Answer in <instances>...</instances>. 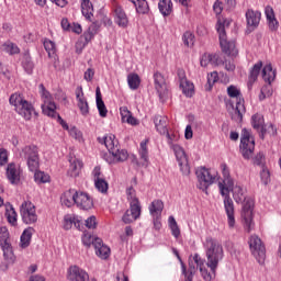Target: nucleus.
<instances>
[{
	"instance_id": "9",
	"label": "nucleus",
	"mask_w": 281,
	"mask_h": 281,
	"mask_svg": "<svg viewBox=\"0 0 281 281\" xmlns=\"http://www.w3.org/2000/svg\"><path fill=\"white\" fill-rule=\"evenodd\" d=\"M249 248L252 256L256 258L257 262L260 265H265V260L267 258V248H265V244H262V239L257 235H251L249 239Z\"/></svg>"
},
{
	"instance_id": "45",
	"label": "nucleus",
	"mask_w": 281,
	"mask_h": 281,
	"mask_svg": "<svg viewBox=\"0 0 281 281\" xmlns=\"http://www.w3.org/2000/svg\"><path fill=\"white\" fill-rule=\"evenodd\" d=\"M169 227L175 238H179V236H181V231L179 229V225H177V220H175L173 216L169 217Z\"/></svg>"
},
{
	"instance_id": "20",
	"label": "nucleus",
	"mask_w": 281,
	"mask_h": 281,
	"mask_svg": "<svg viewBox=\"0 0 281 281\" xmlns=\"http://www.w3.org/2000/svg\"><path fill=\"white\" fill-rule=\"evenodd\" d=\"M223 64V57L220 54H204L200 60L201 67H207L209 65L218 67Z\"/></svg>"
},
{
	"instance_id": "3",
	"label": "nucleus",
	"mask_w": 281,
	"mask_h": 281,
	"mask_svg": "<svg viewBox=\"0 0 281 281\" xmlns=\"http://www.w3.org/2000/svg\"><path fill=\"white\" fill-rule=\"evenodd\" d=\"M19 157L26 161L31 172H35L34 179L36 183H48L49 175L38 171V147L27 145L21 149Z\"/></svg>"
},
{
	"instance_id": "7",
	"label": "nucleus",
	"mask_w": 281,
	"mask_h": 281,
	"mask_svg": "<svg viewBox=\"0 0 281 281\" xmlns=\"http://www.w3.org/2000/svg\"><path fill=\"white\" fill-rule=\"evenodd\" d=\"M217 33L220 36V45L222 47V52L226 54V56H238V49L236 48V41L231 40L227 41V34L225 33V25L217 24Z\"/></svg>"
},
{
	"instance_id": "53",
	"label": "nucleus",
	"mask_w": 281,
	"mask_h": 281,
	"mask_svg": "<svg viewBox=\"0 0 281 281\" xmlns=\"http://www.w3.org/2000/svg\"><path fill=\"white\" fill-rule=\"evenodd\" d=\"M260 177H261V181L265 186H267V183H269L270 180V173H269V169L262 167V170L260 172Z\"/></svg>"
},
{
	"instance_id": "4",
	"label": "nucleus",
	"mask_w": 281,
	"mask_h": 281,
	"mask_svg": "<svg viewBox=\"0 0 281 281\" xmlns=\"http://www.w3.org/2000/svg\"><path fill=\"white\" fill-rule=\"evenodd\" d=\"M206 267H210L213 276H216L218 262L223 260V246L211 237L206 239Z\"/></svg>"
},
{
	"instance_id": "6",
	"label": "nucleus",
	"mask_w": 281,
	"mask_h": 281,
	"mask_svg": "<svg viewBox=\"0 0 281 281\" xmlns=\"http://www.w3.org/2000/svg\"><path fill=\"white\" fill-rule=\"evenodd\" d=\"M103 144L108 148L110 155L114 158V161H126L128 159V151L126 149H120L119 142L115 139V135L110 134L103 138Z\"/></svg>"
},
{
	"instance_id": "49",
	"label": "nucleus",
	"mask_w": 281,
	"mask_h": 281,
	"mask_svg": "<svg viewBox=\"0 0 281 281\" xmlns=\"http://www.w3.org/2000/svg\"><path fill=\"white\" fill-rule=\"evenodd\" d=\"M5 215L10 225H16V211H14V207L10 206V210H7Z\"/></svg>"
},
{
	"instance_id": "30",
	"label": "nucleus",
	"mask_w": 281,
	"mask_h": 281,
	"mask_svg": "<svg viewBox=\"0 0 281 281\" xmlns=\"http://www.w3.org/2000/svg\"><path fill=\"white\" fill-rule=\"evenodd\" d=\"M42 112L44 115H47L48 117H58V113L56 112V103L52 101H45L44 104H42Z\"/></svg>"
},
{
	"instance_id": "36",
	"label": "nucleus",
	"mask_w": 281,
	"mask_h": 281,
	"mask_svg": "<svg viewBox=\"0 0 281 281\" xmlns=\"http://www.w3.org/2000/svg\"><path fill=\"white\" fill-rule=\"evenodd\" d=\"M260 69H262V61H259L254 65V67L250 69V75H249V85H252L258 80V76H260Z\"/></svg>"
},
{
	"instance_id": "47",
	"label": "nucleus",
	"mask_w": 281,
	"mask_h": 281,
	"mask_svg": "<svg viewBox=\"0 0 281 281\" xmlns=\"http://www.w3.org/2000/svg\"><path fill=\"white\" fill-rule=\"evenodd\" d=\"M254 166H260V168H265V153L259 151L254 158H252Z\"/></svg>"
},
{
	"instance_id": "13",
	"label": "nucleus",
	"mask_w": 281,
	"mask_h": 281,
	"mask_svg": "<svg viewBox=\"0 0 281 281\" xmlns=\"http://www.w3.org/2000/svg\"><path fill=\"white\" fill-rule=\"evenodd\" d=\"M139 216H142V204H139V201L134 200V202L130 203V210L124 213L122 221L125 225H131Z\"/></svg>"
},
{
	"instance_id": "51",
	"label": "nucleus",
	"mask_w": 281,
	"mask_h": 281,
	"mask_svg": "<svg viewBox=\"0 0 281 281\" xmlns=\"http://www.w3.org/2000/svg\"><path fill=\"white\" fill-rule=\"evenodd\" d=\"M97 108L99 111V115L101 117H106V114L109 113V110H106V105L104 104L103 100L97 101Z\"/></svg>"
},
{
	"instance_id": "41",
	"label": "nucleus",
	"mask_w": 281,
	"mask_h": 281,
	"mask_svg": "<svg viewBox=\"0 0 281 281\" xmlns=\"http://www.w3.org/2000/svg\"><path fill=\"white\" fill-rule=\"evenodd\" d=\"M94 187L102 194H106V192H109V182H106V180L104 178L97 179L94 181Z\"/></svg>"
},
{
	"instance_id": "34",
	"label": "nucleus",
	"mask_w": 281,
	"mask_h": 281,
	"mask_svg": "<svg viewBox=\"0 0 281 281\" xmlns=\"http://www.w3.org/2000/svg\"><path fill=\"white\" fill-rule=\"evenodd\" d=\"M82 169V161L78 159H74L70 161V168L68 170L69 177H78L80 175V170Z\"/></svg>"
},
{
	"instance_id": "43",
	"label": "nucleus",
	"mask_w": 281,
	"mask_h": 281,
	"mask_svg": "<svg viewBox=\"0 0 281 281\" xmlns=\"http://www.w3.org/2000/svg\"><path fill=\"white\" fill-rule=\"evenodd\" d=\"M136 12L138 14H147L149 8H148V2L146 0H137L136 5Z\"/></svg>"
},
{
	"instance_id": "23",
	"label": "nucleus",
	"mask_w": 281,
	"mask_h": 281,
	"mask_svg": "<svg viewBox=\"0 0 281 281\" xmlns=\"http://www.w3.org/2000/svg\"><path fill=\"white\" fill-rule=\"evenodd\" d=\"M261 16L262 14L259 11H254V9H248L246 12V21H247L248 27H250V30H256V27L260 25Z\"/></svg>"
},
{
	"instance_id": "26",
	"label": "nucleus",
	"mask_w": 281,
	"mask_h": 281,
	"mask_svg": "<svg viewBox=\"0 0 281 281\" xmlns=\"http://www.w3.org/2000/svg\"><path fill=\"white\" fill-rule=\"evenodd\" d=\"M7 178L10 183H19L21 181V172L16 169V165L13 162L9 164L7 167Z\"/></svg>"
},
{
	"instance_id": "19",
	"label": "nucleus",
	"mask_w": 281,
	"mask_h": 281,
	"mask_svg": "<svg viewBox=\"0 0 281 281\" xmlns=\"http://www.w3.org/2000/svg\"><path fill=\"white\" fill-rule=\"evenodd\" d=\"M75 205L80 210H91L93 207V200L86 192H77Z\"/></svg>"
},
{
	"instance_id": "18",
	"label": "nucleus",
	"mask_w": 281,
	"mask_h": 281,
	"mask_svg": "<svg viewBox=\"0 0 281 281\" xmlns=\"http://www.w3.org/2000/svg\"><path fill=\"white\" fill-rule=\"evenodd\" d=\"M92 246L94 247L95 254L101 260H106L109 256H111V248H109L100 237H95L92 241Z\"/></svg>"
},
{
	"instance_id": "50",
	"label": "nucleus",
	"mask_w": 281,
	"mask_h": 281,
	"mask_svg": "<svg viewBox=\"0 0 281 281\" xmlns=\"http://www.w3.org/2000/svg\"><path fill=\"white\" fill-rule=\"evenodd\" d=\"M44 47L48 53V56H52V54H56V44L53 41L50 40L44 41Z\"/></svg>"
},
{
	"instance_id": "40",
	"label": "nucleus",
	"mask_w": 281,
	"mask_h": 281,
	"mask_svg": "<svg viewBox=\"0 0 281 281\" xmlns=\"http://www.w3.org/2000/svg\"><path fill=\"white\" fill-rule=\"evenodd\" d=\"M10 233L8 232V228L1 227L0 228V247H10Z\"/></svg>"
},
{
	"instance_id": "37",
	"label": "nucleus",
	"mask_w": 281,
	"mask_h": 281,
	"mask_svg": "<svg viewBox=\"0 0 281 281\" xmlns=\"http://www.w3.org/2000/svg\"><path fill=\"white\" fill-rule=\"evenodd\" d=\"M22 67L26 71V74H32L34 71V61H32V57L30 53L24 54L22 60Z\"/></svg>"
},
{
	"instance_id": "28",
	"label": "nucleus",
	"mask_w": 281,
	"mask_h": 281,
	"mask_svg": "<svg viewBox=\"0 0 281 281\" xmlns=\"http://www.w3.org/2000/svg\"><path fill=\"white\" fill-rule=\"evenodd\" d=\"M115 13V23L119 24L120 27L128 26V16H126V12L122 7H116L114 10Z\"/></svg>"
},
{
	"instance_id": "11",
	"label": "nucleus",
	"mask_w": 281,
	"mask_h": 281,
	"mask_svg": "<svg viewBox=\"0 0 281 281\" xmlns=\"http://www.w3.org/2000/svg\"><path fill=\"white\" fill-rule=\"evenodd\" d=\"M196 177L199 179V189L202 192H205V194H207V189L210 188V186H212V183H214V180L216 179L214 176H212V173L210 172V170L205 167H201L200 169H198L195 171Z\"/></svg>"
},
{
	"instance_id": "54",
	"label": "nucleus",
	"mask_w": 281,
	"mask_h": 281,
	"mask_svg": "<svg viewBox=\"0 0 281 281\" xmlns=\"http://www.w3.org/2000/svg\"><path fill=\"white\" fill-rule=\"evenodd\" d=\"M86 227H88V229H95L98 227L95 216L92 215L86 220Z\"/></svg>"
},
{
	"instance_id": "58",
	"label": "nucleus",
	"mask_w": 281,
	"mask_h": 281,
	"mask_svg": "<svg viewBox=\"0 0 281 281\" xmlns=\"http://www.w3.org/2000/svg\"><path fill=\"white\" fill-rule=\"evenodd\" d=\"M120 111H121L122 122H126V120H128V117H131L132 115L131 111H128V108L126 106L121 108Z\"/></svg>"
},
{
	"instance_id": "32",
	"label": "nucleus",
	"mask_w": 281,
	"mask_h": 281,
	"mask_svg": "<svg viewBox=\"0 0 281 281\" xmlns=\"http://www.w3.org/2000/svg\"><path fill=\"white\" fill-rule=\"evenodd\" d=\"M158 8L164 16H170L172 14V0H160Z\"/></svg>"
},
{
	"instance_id": "24",
	"label": "nucleus",
	"mask_w": 281,
	"mask_h": 281,
	"mask_svg": "<svg viewBox=\"0 0 281 281\" xmlns=\"http://www.w3.org/2000/svg\"><path fill=\"white\" fill-rule=\"evenodd\" d=\"M78 196V191L75 189H70L65 191L60 196V203L61 205H65V207H72V205H76V198Z\"/></svg>"
},
{
	"instance_id": "62",
	"label": "nucleus",
	"mask_w": 281,
	"mask_h": 281,
	"mask_svg": "<svg viewBox=\"0 0 281 281\" xmlns=\"http://www.w3.org/2000/svg\"><path fill=\"white\" fill-rule=\"evenodd\" d=\"M268 25L272 32H276V30H278V25H279L278 20H276V18L268 20Z\"/></svg>"
},
{
	"instance_id": "29",
	"label": "nucleus",
	"mask_w": 281,
	"mask_h": 281,
	"mask_svg": "<svg viewBox=\"0 0 281 281\" xmlns=\"http://www.w3.org/2000/svg\"><path fill=\"white\" fill-rule=\"evenodd\" d=\"M193 260H194L196 267H199L203 280H205V281H212V278H213V277H212V273H210V272L207 271V269H205V268L203 267V259H201V257L199 256V254H195V255L193 256Z\"/></svg>"
},
{
	"instance_id": "38",
	"label": "nucleus",
	"mask_w": 281,
	"mask_h": 281,
	"mask_svg": "<svg viewBox=\"0 0 281 281\" xmlns=\"http://www.w3.org/2000/svg\"><path fill=\"white\" fill-rule=\"evenodd\" d=\"M2 251L4 260L8 262V265L14 263L16 257L14 256V251L12 250V245L2 247Z\"/></svg>"
},
{
	"instance_id": "52",
	"label": "nucleus",
	"mask_w": 281,
	"mask_h": 281,
	"mask_svg": "<svg viewBox=\"0 0 281 281\" xmlns=\"http://www.w3.org/2000/svg\"><path fill=\"white\" fill-rule=\"evenodd\" d=\"M215 82H218V72L213 71L207 76L209 91L214 87Z\"/></svg>"
},
{
	"instance_id": "22",
	"label": "nucleus",
	"mask_w": 281,
	"mask_h": 281,
	"mask_svg": "<svg viewBox=\"0 0 281 281\" xmlns=\"http://www.w3.org/2000/svg\"><path fill=\"white\" fill-rule=\"evenodd\" d=\"M154 124H155L156 131L160 135H166V137H168V139H170V133H168V117L167 116L156 115L154 117Z\"/></svg>"
},
{
	"instance_id": "17",
	"label": "nucleus",
	"mask_w": 281,
	"mask_h": 281,
	"mask_svg": "<svg viewBox=\"0 0 281 281\" xmlns=\"http://www.w3.org/2000/svg\"><path fill=\"white\" fill-rule=\"evenodd\" d=\"M251 125L255 131L259 132V137L265 139L267 135V125H265V116L260 113H256L251 116Z\"/></svg>"
},
{
	"instance_id": "39",
	"label": "nucleus",
	"mask_w": 281,
	"mask_h": 281,
	"mask_svg": "<svg viewBox=\"0 0 281 281\" xmlns=\"http://www.w3.org/2000/svg\"><path fill=\"white\" fill-rule=\"evenodd\" d=\"M139 156L143 159V166H148V139L140 143Z\"/></svg>"
},
{
	"instance_id": "14",
	"label": "nucleus",
	"mask_w": 281,
	"mask_h": 281,
	"mask_svg": "<svg viewBox=\"0 0 281 281\" xmlns=\"http://www.w3.org/2000/svg\"><path fill=\"white\" fill-rule=\"evenodd\" d=\"M154 87L159 97V100L165 102L168 98V85H166V78L161 72L154 75Z\"/></svg>"
},
{
	"instance_id": "12",
	"label": "nucleus",
	"mask_w": 281,
	"mask_h": 281,
	"mask_svg": "<svg viewBox=\"0 0 281 281\" xmlns=\"http://www.w3.org/2000/svg\"><path fill=\"white\" fill-rule=\"evenodd\" d=\"M172 150L176 155V159L179 164L180 170L184 177L190 175V164L188 162V156L186 155V150L183 147L179 145H172Z\"/></svg>"
},
{
	"instance_id": "60",
	"label": "nucleus",
	"mask_w": 281,
	"mask_h": 281,
	"mask_svg": "<svg viewBox=\"0 0 281 281\" xmlns=\"http://www.w3.org/2000/svg\"><path fill=\"white\" fill-rule=\"evenodd\" d=\"M5 50L11 55L19 54V46H16L15 44H8L5 46Z\"/></svg>"
},
{
	"instance_id": "10",
	"label": "nucleus",
	"mask_w": 281,
	"mask_h": 281,
	"mask_svg": "<svg viewBox=\"0 0 281 281\" xmlns=\"http://www.w3.org/2000/svg\"><path fill=\"white\" fill-rule=\"evenodd\" d=\"M20 214L22 216L23 223L26 225H32L38 221V215H36V207L32 202H23L20 207Z\"/></svg>"
},
{
	"instance_id": "57",
	"label": "nucleus",
	"mask_w": 281,
	"mask_h": 281,
	"mask_svg": "<svg viewBox=\"0 0 281 281\" xmlns=\"http://www.w3.org/2000/svg\"><path fill=\"white\" fill-rule=\"evenodd\" d=\"M8 164V150L0 148V166Z\"/></svg>"
},
{
	"instance_id": "16",
	"label": "nucleus",
	"mask_w": 281,
	"mask_h": 281,
	"mask_svg": "<svg viewBox=\"0 0 281 281\" xmlns=\"http://www.w3.org/2000/svg\"><path fill=\"white\" fill-rule=\"evenodd\" d=\"M67 280L69 281H89V273L78 266H71L68 269Z\"/></svg>"
},
{
	"instance_id": "31",
	"label": "nucleus",
	"mask_w": 281,
	"mask_h": 281,
	"mask_svg": "<svg viewBox=\"0 0 281 281\" xmlns=\"http://www.w3.org/2000/svg\"><path fill=\"white\" fill-rule=\"evenodd\" d=\"M262 79L265 80V82H268V85H271V82L276 80V70H273L271 64H268L263 67Z\"/></svg>"
},
{
	"instance_id": "21",
	"label": "nucleus",
	"mask_w": 281,
	"mask_h": 281,
	"mask_svg": "<svg viewBox=\"0 0 281 281\" xmlns=\"http://www.w3.org/2000/svg\"><path fill=\"white\" fill-rule=\"evenodd\" d=\"M247 110L245 109V100L236 101L235 108L233 106V111L231 112V117L233 122H237V124H240L243 122V116Z\"/></svg>"
},
{
	"instance_id": "35",
	"label": "nucleus",
	"mask_w": 281,
	"mask_h": 281,
	"mask_svg": "<svg viewBox=\"0 0 281 281\" xmlns=\"http://www.w3.org/2000/svg\"><path fill=\"white\" fill-rule=\"evenodd\" d=\"M142 80L139 79V75L137 74H130L127 76V85L132 91H137L139 89Z\"/></svg>"
},
{
	"instance_id": "59",
	"label": "nucleus",
	"mask_w": 281,
	"mask_h": 281,
	"mask_svg": "<svg viewBox=\"0 0 281 281\" xmlns=\"http://www.w3.org/2000/svg\"><path fill=\"white\" fill-rule=\"evenodd\" d=\"M74 223H76V217H65L64 229H71Z\"/></svg>"
},
{
	"instance_id": "61",
	"label": "nucleus",
	"mask_w": 281,
	"mask_h": 281,
	"mask_svg": "<svg viewBox=\"0 0 281 281\" xmlns=\"http://www.w3.org/2000/svg\"><path fill=\"white\" fill-rule=\"evenodd\" d=\"M266 16H267V21H270L271 19H276V13L273 12V8H271L270 5L266 7Z\"/></svg>"
},
{
	"instance_id": "55",
	"label": "nucleus",
	"mask_w": 281,
	"mask_h": 281,
	"mask_svg": "<svg viewBox=\"0 0 281 281\" xmlns=\"http://www.w3.org/2000/svg\"><path fill=\"white\" fill-rule=\"evenodd\" d=\"M126 194H127V201H130V204L135 201H139V199H137V196H135V189H133V187H130L126 190Z\"/></svg>"
},
{
	"instance_id": "63",
	"label": "nucleus",
	"mask_w": 281,
	"mask_h": 281,
	"mask_svg": "<svg viewBox=\"0 0 281 281\" xmlns=\"http://www.w3.org/2000/svg\"><path fill=\"white\" fill-rule=\"evenodd\" d=\"M92 177L94 179V181L97 179H103L102 178V171H101V168L100 167H94L93 171H92Z\"/></svg>"
},
{
	"instance_id": "44",
	"label": "nucleus",
	"mask_w": 281,
	"mask_h": 281,
	"mask_svg": "<svg viewBox=\"0 0 281 281\" xmlns=\"http://www.w3.org/2000/svg\"><path fill=\"white\" fill-rule=\"evenodd\" d=\"M98 30H100V26L95 22H93L89 26L88 33L85 34L87 43H89V41H91V38H93V36H95V34H98Z\"/></svg>"
},
{
	"instance_id": "25",
	"label": "nucleus",
	"mask_w": 281,
	"mask_h": 281,
	"mask_svg": "<svg viewBox=\"0 0 281 281\" xmlns=\"http://www.w3.org/2000/svg\"><path fill=\"white\" fill-rule=\"evenodd\" d=\"M76 98L78 100V108L81 111V114L87 115L89 113V102H87V99L85 98L82 86H79L76 89Z\"/></svg>"
},
{
	"instance_id": "42",
	"label": "nucleus",
	"mask_w": 281,
	"mask_h": 281,
	"mask_svg": "<svg viewBox=\"0 0 281 281\" xmlns=\"http://www.w3.org/2000/svg\"><path fill=\"white\" fill-rule=\"evenodd\" d=\"M180 89H182V93L187 97V98H192V95H194V83L187 81V83L181 85L180 83Z\"/></svg>"
},
{
	"instance_id": "2",
	"label": "nucleus",
	"mask_w": 281,
	"mask_h": 281,
	"mask_svg": "<svg viewBox=\"0 0 281 281\" xmlns=\"http://www.w3.org/2000/svg\"><path fill=\"white\" fill-rule=\"evenodd\" d=\"M224 180L218 182V188L222 196H224V207L228 218V227H234L236 225V217L234 216V201L229 196V188L234 186V180L229 176V169L227 165H221Z\"/></svg>"
},
{
	"instance_id": "5",
	"label": "nucleus",
	"mask_w": 281,
	"mask_h": 281,
	"mask_svg": "<svg viewBox=\"0 0 281 281\" xmlns=\"http://www.w3.org/2000/svg\"><path fill=\"white\" fill-rule=\"evenodd\" d=\"M9 102L14 106L16 113L24 117V120H32V114L36 113L34 111V105L25 100L21 93L11 94Z\"/></svg>"
},
{
	"instance_id": "48",
	"label": "nucleus",
	"mask_w": 281,
	"mask_h": 281,
	"mask_svg": "<svg viewBox=\"0 0 281 281\" xmlns=\"http://www.w3.org/2000/svg\"><path fill=\"white\" fill-rule=\"evenodd\" d=\"M182 41L187 47H192L194 45V34L186 32L182 36Z\"/></svg>"
},
{
	"instance_id": "56",
	"label": "nucleus",
	"mask_w": 281,
	"mask_h": 281,
	"mask_svg": "<svg viewBox=\"0 0 281 281\" xmlns=\"http://www.w3.org/2000/svg\"><path fill=\"white\" fill-rule=\"evenodd\" d=\"M180 85H188V78H186V70L178 69L177 71Z\"/></svg>"
},
{
	"instance_id": "46",
	"label": "nucleus",
	"mask_w": 281,
	"mask_h": 281,
	"mask_svg": "<svg viewBox=\"0 0 281 281\" xmlns=\"http://www.w3.org/2000/svg\"><path fill=\"white\" fill-rule=\"evenodd\" d=\"M227 93L229 98H236L237 102H240L243 99V94H240V90L236 89V86H229L227 88Z\"/></svg>"
},
{
	"instance_id": "64",
	"label": "nucleus",
	"mask_w": 281,
	"mask_h": 281,
	"mask_svg": "<svg viewBox=\"0 0 281 281\" xmlns=\"http://www.w3.org/2000/svg\"><path fill=\"white\" fill-rule=\"evenodd\" d=\"M182 273L186 278V281H192V278H194V274L188 272V270L186 269V265L182 263Z\"/></svg>"
},
{
	"instance_id": "33",
	"label": "nucleus",
	"mask_w": 281,
	"mask_h": 281,
	"mask_svg": "<svg viewBox=\"0 0 281 281\" xmlns=\"http://www.w3.org/2000/svg\"><path fill=\"white\" fill-rule=\"evenodd\" d=\"M81 12L87 21H91V16H93V3L90 0H82Z\"/></svg>"
},
{
	"instance_id": "8",
	"label": "nucleus",
	"mask_w": 281,
	"mask_h": 281,
	"mask_svg": "<svg viewBox=\"0 0 281 281\" xmlns=\"http://www.w3.org/2000/svg\"><path fill=\"white\" fill-rule=\"evenodd\" d=\"M239 148L244 159H251L254 150H256V140L254 139V136H251V133L247 128H244L241 131Z\"/></svg>"
},
{
	"instance_id": "15",
	"label": "nucleus",
	"mask_w": 281,
	"mask_h": 281,
	"mask_svg": "<svg viewBox=\"0 0 281 281\" xmlns=\"http://www.w3.org/2000/svg\"><path fill=\"white\" fill-rule=\"evenodd\" d=\"M149 212L154 216L155 229H161V212H164V202L161 200H154L149 205Z\"/></svg>"
},
{
	"instance_id": "27",
	"label": "nucleus",
	"mask_w": 281,
	"mask_h": 281,
	"mask_svg": "<svg viewBox=\"0 0 281 281\" xmlns=\"http://www.w3.org/2000/svg\"><path fill=\"white\" fill-rule=\"evenodd\" d=\"M35 232L34 227H27L23 231L20 237V247L22 249H27V246L32 243V236Z\"/></svg>"
},
{
	"instance_id": "1",
	"label": "nucleus",
	"mask_w": 281,
	"mask_h": 281,
	"mask_svg": "<svg viewBox=\"0 0 281 281\" xmlns=\"http://www.w3.org/2000/svg\"><path fill=\"white\" fill-rule=\"evenodd\" d=\"M232 192L234 201L237 203H243L241 207V218L244 222V227L249 234L254 229V200L247 198V190L240 184H234L228 188V194Z\"/></svg>"
}]
</instances>
